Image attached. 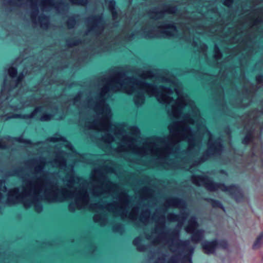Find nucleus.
Returning <instances> with one entry per match:
<instances>
[{
    "label": "nucleus",
    "instance_id": "obj_12",
    "mask_svg": "<svg viewBox=\"0 0 263 263\" xmlns=\"http://www.w3.org/2000/svg\"><path fill=\"white\" fill-rule=\"evenodd\" d=\"M8 72L10 77H13L16 73V70L14 68H11L9 69Z\"/></svg>",
    "mask_w": 263,
    "mask_h": 263
},
{
    "label": "nucleus",
    "instance_id": "obj_10",
    "mask_svg": "<svg viewBox=\"0 0 263 263\" xmlns=\"http://www.w3.org/2000/svg\"><path fill=\"white\" fill-rule=\"evenodd\" d=\"M166 35H174L176 33V29L173 25L165 26L162 30Z\"/></svg>",
    "mask_w": 263,
    "mask_h": 263
},
{
    "label": "nucleus",
    "instance_id": "obj_4",
    "mask_svg": "<svg viewBox=\"0 0 263 263\" xmlns=\"http://www.w3.org/2000/svg\"><path fill=\"white\" fill-rule=\"evenodd\" d=\"M65 198H74L77 208L81 209L85 206L88 201V195L84 189H77L74 192L68 194L64 192Z\"/></svg>",
    "mask_w": 263,
    "mask_h": 263
},
{
    "label": "nucleus",
    "instance_id": "obj_18",
    "mask_svg": "<svg viewBox=\"0 0 263 263\" xmlns=\"http://www.w3.org/2000/svg\"><path fill=\"white\" fill-rule=\"evenodd\" d=\"M215 57L216 59H219L221 57V54L217 49H215Z\"/></svg>",
    "mask_w": 263,
    "mask_h": 263
},
{
    "label": "nucleus",
    "instance_id": "obj_24",
    "mask_svg": "<svg viewBox=\"0 0 263 263\" xmlns=\"http://www.w3.org/2000/svg\"><path fill=\"white\" fill-rule=\"evenodd\" d=\"M24 205L26 206V207H28L29 206V205H27L26 203H24Z\"/></svg>",
    "mask_w": 263,
    "mask_h": 263
},
{
    "label": "nucleus",
    "instance_id": "obj_17",
    "mask_svg": "<svg viewBox=\"0 0 263 263\" xmlns=\"http://www.w3.org/2000/svg\"><path fill=\"white\" fill-rule=\"evenodd\" d=\"M189 135L187 133V135L183 137V139H187L188 140L190 147H191L192 146V141H191L190 138L189 137Z\"/></svg>",
    "mask_w": 263,
    "mask_h": 263
},
{
    "label": "nucleus",
    "instance_id": "obj_7",
    "mask_svg": "<svg viewBox=\"0 0 263 263\" xmlns=\"http://www.w3.org/2000/svg\"><path fill=\"white\" fill-rule=\"evenodd\" d=\"M138 153L141 155L151 154L157 156L162 153V149L158 148L155 144L151 143L143 151H140Z\"/></svg>",
    "mask_w": 263,
    "mask_h": 263
},
{
    "label": "nucleus",
    "instance_id": "obj_9",
    "mask_svg": "<svg viewBox=\"0 0 263 263\" xmlns=\"http://www.w3.org/2000/svg\"><path fill=\"white\" fill-rule=\"evenodd\" d=\"M24 195H26V192L23 193L22 195H19L18 193V190L17 189H14L12 191H10L8 193L9 200H11L12 198H15L14 202H16L19 201Z\"/></svg>",
    "mask_w": 263,
    "mask_h": 263
},
{
    "label": "nucleus",
    "instance_id": "obj_13",
    "mask_svg": "<svg viewBox=\"0 0 263 263\" xmlns=\"http://www.w3.org/2000/svg\"><path fill=\"white\" fill-rule=\"evenodd\" d=\"M10 109V107H7V108H6L7 114L5 115L6 116H7V118H6V119L12 118H17L18 117V115H8V114H9L8 111Z\"/></svg>",
    "mask_w": 263,
    "mask_h": 263
},
{
    "label": "nucleus",
    "instance_id": "obj_15",
    "mask_svg": "<svg viewBox=\"0 0 263 263\" xmlns=\"http://www.w3.org/2000/svg\"><path fill=\"white\" fill-rule=\"evenodd\" d=\"M152 77V74L150 71H146L145 73H143L142 76V78H148Z\"/></svg>",
    "mask_w": 263,
    "mask_h": 263
},
{
    "label": "nucleus",
    "instance_id": "obj_3",
    "mask_svg": "<svg viewBox=\"0 0 263 263\" xmlns=\"http://www.w3.org/2000/svg\"><path fill=\"white\" fill-rule=\"evenodd\" d=\"M199 180H196V178H193V182L198 185H204L205 187L211 191H214L220 190L222 191L228 192L229 194L233 195L237 201H240L243 196L241 192L235 186H226L223 184H217L210 180H205L201 177H198Z\"/></svg>",
    "mask_w": 263,
    "mask_h": 263
},
{
    "label": "nucleus",
    "instance_id": "obj_26",
    "mask_svg": "<svg viewBox=\"0 0 263 263\" xmlns=\"http://www.w3.org/2000/svg\"><path fill=\"white\" fill-rule=\"evenodd\" d=\"M169 128H170V130L171 131H172V127H171V126H169Z\"/></svg>",
    "mask_w": 263,
    "mask_h": 263
},
{
    "label": "nucleus",
    "instance_id": "obj_1",
    "mask_svg": "<svg viewBox=\"0 0 263 263\" xmlns=\"http://www.w3.org/2000/svg\"><path fill=\"white\" fill-rule=\"evenodd\" d=\"M117 83L120 85V88L117 90H121L128 94H132L135 91L138 92V94L134 98L135 103L138 106L141 105L144 102V92L149 96L156 97L160 103L171 104L173 102L171 97L173 92L170 89L163 87L156 89L153 86L138 82L133 79H126L123 82H118Z\"/></svg>",
    "mask_w": 263,
    "mask_h": 263
},
{
    "label": "nucleus",
    "instance_id": "obj_22",
    "mask_svg": "<svg viewBox=\"0 0 263 263\" xmlns=\"http://www.w3.org/2000/svg\"><path fill=\"white\" fill-rule=\"evenodd\" d=\"M115 5V2H110V5L111 6H113Z\"/></svg>",
    "mask_w": 263,
    "mask_h": 263
},
{
    "label": "nucleus",
    "instance_id": "obj_16",
    "mask_svg": "<svg viewBox=\"0 0 263 263\" xmlns=\"http://www.w3.org/2000/svg\"><path fill=\"white\" fill-rule=\"evenodd\" d=\"M40 109L39 108H36L33 112H32L31 115H29V116H24V118H26V117H28V118H31V117H33V116H34L35 114H36L39 111Z\"/></svg>",
    "mask_w": 263,
    "mask_h": 263
},
{
    "label": "nucleus",
    "instance_id": "obj_5",
    "mask_svg": "<svg viewBox=\"0 0 263 263\" xmlns=\"http://www.w3.org/2000/svg\"><path fill=\"white\" fill-rule=\"evenodd\" d=\"M197 224L195 218L190 220L189 226L186 228L187 232L193 233L192 239L195 242L199 241L203 236V232L197 230Z\"/></svg>",
    "mask_w": 263,
    "mask_h": 263
},
{
    "label": "nucleus",
    "instance_id": "obj_6",
    "mask_svg": "<svg viewBox=\"0 0 263 263\" xmlns=\"http://www.w3.org/2000/svg\"><path fill=\"white\" fill-rule=\"evenodd\" d=\"M101 114L103 116V119L100 125L97 127V129L100 130L108 131L110 127L109 119L111 114L110 109L108 106H104L103 107Z\"/></svg>",
    "mask_w": 263,
    "mask_h": 263
},
{
    "label": "nucleus",
    "instance_id": "obj_14",
    "mask_svg": "<svg viewBox=\"0 0 263 263\" xmlns=\"http://www.w3.org/2000/svg\"><path fill=\"white\" fill-rule=\"evenodd\" d=\"M51 119L50 115H44L41 118V120L42 121H46L50 120Z\"/></svg>",
    "mask_w": 263,
    "mask_h": 263
},
{
    "label": "nucleus",
    "instance_id": "obj_2",
    "mask_svg": "<svg viewBox=\"0 0 263 263\" xmlns=\"http://www.w3.org/2000/svg\"><path fill=\"white\" fill-rule=\"evenodd\" d=\"M175 95L177 97V100L175 104H172V114L174 117H178L180 115V110L184 107L191 108L195 114V119L191 118L185 119V122L190 124H194L195 122H202V119L198 115V111L194 106V102L189 99L186 95L182 93L178 88L175 89Z\"/></svg>",
    "mask_w": 263,
    "mask_h": 263
},
{
    "label": "nucleus",
    "instance_id": "obj_28",
    "mask_svg": "<svg viewBox=\"0 0 263 263\" xmlns=\"http://www.w3.org/2000/svg\"><path fill=\"white\" fill-rule=\"evenodd\" d=\"M71 206H72V204H70V208H71Z\"/></svg>",
    "mask_w": 263,
    "mask_h": 263
},
{
    "label": "nucleus",
    "instance_id": "obj_29",
    "mask_svg": "<svg viewBox=\"0 0 263 263\" xmlns=\"http://www.w3.org/2000/svg\"><path fill=\"white\" fill-rule=\"evenodd\" d=\"M0 147H3V146H2V145H0Z\"/></svg>",
    "mask_w": 263,
    "mask_h": 263
},
{
    "label": "nucleus",
    "instance_id": "obj_23",
    "mask_svg": "<svg viewBox=\"0 0 263 263\" xmlns=\"http://www.w3.org/2000/svg\"><path fill=\"white\" fill-rule=\"evenodd\" d=\"M207 134L208 135H210V134L209 133H207ZM209 136H210L209 141H210L211 140V135H209Z\"/></svg>",
    "mask_w": 263,
    "mask_h": 263
},
{
    "label": "nucleus",
    "instance_id": "obj_19",
    "mask_svg": "<svg viewBox=\"0 0 263 263\" xmlns=\"http://www.w3.org/2000/svg\"><path fill=\"white\" fill-rule=\"evenodd\" d=\"M53 139V141H60V140H64L63 138H62V137H54L52 138Z\"/></svg>",
    "mask_w": 263,
    "mask_h": 263
},
{
    "label": "nucleus",
    "instance_id": "obj_8",
    "mask_svg": "<svg viewBox=\"0 0 263 263\" xmlns=\"http://www.w3.org/2000/svg\"><path fill=\"white\" fill-rule=\"evenodd\" d=\"M218 247V243L216 241L205 242L203 243V248L206 254L213 253L214 251Z\"/></svg>",
    "mask_w": 263,
    "mask_h": 263
},
{
    "label": "nucleus",
    "instance_id": "obj_21",
    "mask_svg": "<svg viewBox=\"0 0 263 263\" xmlns=\"http://www.w3.org/2000/svg\"><path fill=\"white\" fill-rule=\"evenodd\" d=\"M231 3V1H229V2H227V1H226V2H225V4H226V5H230Z\"/></svg>",
    "mask_w": 263,
    "mask_h": 263
},
{
    "label": "nucleus",
    "instance_id": "obj_27",
    "mask_svg": "<svg viewBox=\"0 0 263 263\" xmlns=\"http://www.w3.org/2000/svg\"><path fill=\"white\" fill-rule=\"evenodd\" d=\"M17 109V108H16V107H14L13 110H15V109Z\"/></svg>",
    "mask_w": 263,
    "mask_h": 263
},
{
    "label": "nucleus",
    "instance_id": "obj_11",
    "mask_svg": "<svg viewBox=\"0 0 263 263\" xmlns=\"http://www.w3.org/2000/svg\"><path fill=\"white\" fill-rule=\"evenodd\" d=\"M263 243V233H260L257 237L253 245V249H257L259 248Z\"/></svg>",
    "mask_w": 263,
    "mask_h": 263
},
{
    "label": "nucleus",
    "instance_id": "obj_20",
    "mask_svg": "<svg viewBox=\"0 0 263 263\" xmlns=\"http://www.w3.org/2000/svg\"><path fill=\"white\" fill-rule=\"evenodd\" d=\"M250 140V137L249 136H247L243 140V143H247Z\"/></svg>",
    "mask_w": 263,
    "mask_h": 263
},
{
    "label": "nucleus",
    "instance_id": "obj_25",
    "mask_svg": "<svg viewBox=\"0 0 263 263\" xmlns=\"http://www.w3.org/2000/svg\"><path fill=\"white\" fill-rule=\"evenodd\" d=\"M137 240H138V239H135L134 240V243L136 244V242H137Z\"/></svg>",
    "mask_w": 263,
    "mask_h": 263
}]
</instances>
